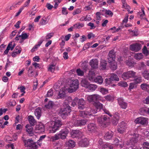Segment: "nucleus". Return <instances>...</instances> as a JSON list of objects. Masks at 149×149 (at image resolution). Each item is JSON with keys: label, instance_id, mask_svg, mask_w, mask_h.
Returning a JSON list of instances; mask_svg holds the SVG:
<instances>
[{"label": "nucleus", "instance_id": "obj_1", "mask_svg": "<svg viewBox=\"0 0 149 149\" xmlns=\"http://www.w3.org/2000/svg\"><path fill=\"white\" fill-rule=\"evenodd\" d=\"M69 131L67 128H64L62 129L58 133H57L54 136L51 137V139L53 141L59 139H64L66 138Z\"/></svg>", "mask_w": 149, "mask_h": 149}, {"label": "nucleus", "instance_id": "obj_2", "mask_svg": "<svg viewBox=\"0 0 149 149\" xmlns=\"http://www.w3.org/2000/svg\"><path fill=\"white\" fill-rule=\"evenodd\" d=\"M68 84L69 87L68 89L69 93H72L75 92L79 88V83L78 79H76L74 80H70L68 82Z\"/></svg>", "mask_w": 149, "mask_h": 149}, {"label": "nucleus", "instance_id": "obj_3", "mask_svg": "<svg viewBox=\"0 0 149 149\" xmlns=\"http://www.w3.org/2000/svg\"><path fill=\"white\" fill-rule=\"evenodd\" d=\"M119 78L116 74H112L110 77L109 78H106L105 80V83L106 86L111 85L112 87H114L116 86L115 84H112L114 81H118Z\"/></svg>", "mask_w": 149, "mask_h": 149}, {"label": "nucleus", "instance_id": "obj_4", "mask_svg": "<svg viewBox=\"0 0 149 149\" xmlns=\"http://www.w3.org/2000/svg\"><path fill=\"white\" fill-rule=\"evenodd\" d=\"M50 131L52 133H54L61 126L62 122L60 120L57 122L52 121L48 123Z\"/></svg>", "mask_w": 149, "mask_h": 149}, {"label": "nucleus", "instance_id": "obj_5", "mask_svg": "<svg viewBox=\"0 0 149 149\" xmlns=\"http://www.w3.org/2000/svg\"><path fill=\"white\" fill-rule=\"evenodd\" d=\"M87 100L89 102H99V101L103 102L104 101L103 97L97 94L89 95L87 97Z\"/></svg>", "mask_w": 149, "mask_h": 149}, {"label": "nucleus", "instance_id": "obj_6", "mask_svg": "<svg viewBox=\"0 0 149 149\" xmlns=\"http://www.w3.org/2000/svg\"><path fill=\"white\" fill-rule=\"evenodd\" d=\"M70 107L68 104L66 107L63 109H61L59 112V115L62 118L65 119L68 116L71 111Z\"/></svg>", "mask_w": 149, "mask_h": 149}, {"label": "nucleus", "instance_id": "obj_7", "mask_svg": "<svg viewBox=\"0 0 149 149\" xmlns=\"http://www.w3.org/2000/svg\"><path fill=\"white\" fill-rule=\"evenodd\" d=\"M109 119V118L108 117L107 115H102L101 116L98 118L97 121L101 126L104 127L108 124Z\"/></svg>", "mask_w": 149, "mask_h": 149}, {"label": "nucleus", "instance_id": "obj_8", "mask_svg": "<svg viewBox=\"0 0 149 149\" xmlns=\"http://www.w3.org/2000/svg\"><path fill=\"white\" fill-rule=\"evenodd\" d=\"M136 73L133 71H130L123 73L122 75V77L124 80H126L130 78H134L136 75Z\"/></svg>", "mask_w": 149, "mask_h": 149}, {"label": "nucleus", "instance_id": "obj_9", "mask_svg": "<svg viewBox=\"0 0 149 149\" xmlns=\"http://www.w3.org/2000/svg\"><path fill=\"white\" fill-rule=\"evenodd\" d=\"M142 45L139 43L133 44L130 45V49L131 50L135 52L139 51L141 49Z\"/></svg>", "mask_w": 149, "mask_h": 149}, {"label": "nucleus", "instance_id": "obj_10", "mask_svg": "<svg viewBox=\"0 0 149 149\" xmlns=\"http://www.w3.org/2000/svg\"><path fill=\"white\" fill-rule=\"evenodd\" d=\"M116 55L114 51L112 49L110 51L108 55V62L111 63L112 61H115Z\"/></svg>", "mask_w": 149, "mask_h": 149}, {"label": "nucleus", "instance_id": "obj_11", "mask_svg": "<svg viewBox=\"0 0 149 149\" xmlns=\"http://www.w3.org/2000/svg\"><path fill=\"white\" fill-rule=\"evenodd\" d=\"M127 128L126 124L124 121L121 122L118 126V131L121 134L123 133Z\"/></svg>", "mask_w": 149, "mask_h": 149}, {"label": "nucleus", "instance_id": "obj_12", "mask_svg": "<svg viewBox=\"0 0 149 149\" xmlns=\"http://www.w3.org/2000/svg\"><path fill=\"white\" fill-rule=\"evenodd\" d=\"M120 119L119 114L117 112H116L113 114V118L112 120V123L113 125H116L118 123Z\"/></svg>", "mask_w": 149, "mask_h": 149}, {"label": "nucleus", "instance_id": "obj_13", "mask_svg": "<svg viewBox=\"0 0 149 149\" xmlns=\"http://www.w3.org/2000/svg\"><path fill=\"white\" fill-rule=\"evenodd\" d=\"M87 123V121L86 120L84 119H79L76 120L74 122V125L75 126H81L85 125Z\"/></svg>", "mask_w": 149, "mask_h": 149}, {"label": "nucleus", "instance_id": "obj_14", "mask_svg": "<svg viewBox=\"0 0 149 149\" xmlns=\"http://www.w3.org/2000/svg\"><path fill=\"white\" fill-rule=\"evenodd\" d=\"M79 145L82 147H86L89 144V141L88 139L85 138L81 139L79 142Z\"/></svg>", "mask_w": 149, "mask_h": 149}, {"label": "nucleus", "instance_id": "obj_15", "mask_svg": "<svg viewBox=\"0 0 149 149\" xmlns=\"http://www.w3.org/2000/svg\"><path fill=\"white\" fill-rule=\"evenodd\" d=\"M98 61L96 59L91 60L89 62V65L93 69H96L98 68Z\"/></svg>", "mask_w": 149, "mask_h": 149}, {"label": "nucleus", "instance_id": "obj_16", "mask_svg": "<svg viewBox=\"0 0 149 149\" xmlns=\"http://www.w3.org/2000/svg\"><path fill=\"white\" fill-rule=\"evenodd\" d=\"M71 135L73 138H79L81 136V132L79 130H73Z\"/></svg>", "mask_w": 149, "mask_h": 149}, {"label": "nucleus", "instance_id": "obj_17", "mask_svg": "<svg viewBox=\"0 0 149 149\" xmlns=\"http://www.w3.org/2000/svg\"><path fill=\"white\" fill-rule=\"evenodd\" d=\"M87 127L88 130L91 132H95L97 130L96 125L93 123H90L88 124Z\"/></svg>", "mask_w": 149, "mask_h": 149}, {"label": "nucleus", "instance_id": "obj_18", "mask_svg": "<svg viewBox=\"0 0 149 149\" xmlns=\"http://www.w3.org/2000/svg\"><path fill=\"white\" fill-rule=\"evenodd\" d=\"M135 121L136 123H140L142 125H144L146 123L147 120L146 118L141 117L137 118Z\"/></svg>", "mask_w": 149, "mask_h": 149}, {"label": "nucleus", "instance_id": "obj_19", "mask_svg": "<svg viewBox=\"0 0 149 149\" xmlns=\"http://www.w3.org/2000/svg\"><path fill=\"white\" fill-rule=\"evenodd\" d=\"M93 105L94 106V107H93L94 110L97 111L96 113L103 109V104L101 103H93Z\"/></svg>", "mask_w": 149, "mask_h": 149}, {"label": "nucleus", "instance_id": "obj_20", "mask_svg": "<svg viewBox=\"0 0 149 149\" xmlns=\"http://www.w3.org/2000/svg\"><path fill=\"white\" fill-rule=\"evenodd\" d=\"M42 112L41 109L38 107L34 111V114L37 118L39 119L42 116Z\"/></svg>", "mask_w": 149, "mask_h": 149}, {"label": "nucleus", "instance_id": "obj_21", "mask_svg": "<svg viewBox=\"0 0 149 149\" xmlns=\"http://www.w3.org/2000/svg\"><path fill=\"white\" fill-rule=\"evenodd\" d=\"M35 130H39L40 132H44L45 130V126L42 123L36 125L35 127Z\"/></svg>", "mask_w": 149, "mask_h": 149}, {"label": "nucleus", "instance_id": "obj_22", "mask_svg": "<svg viewBox=\"0 0 149 149\" xmlns=\"http://www.w3.org/2000/svg\"><path fill=\"white\" fill-rule=\"evenodd\" d=\"M138 139L136 137H132L130 138L129 142L127 143V145H131V146L132 147L134 144L136 143L138 141Z\"/></svg>", "mask_w": 149, "mask_h": 149}, {"label": "nucleus", "instance_id": "obj_23", "mask_svg": "<svg viewBox=\"0 0 149 149\" xmlns=\"http://www.w3.org/2000/svg\"><path fill=\"white\" fill-rule=\"evenodd\" d=\"M27 119L31 126H34L36 124V121L32 116L31 115L29 116Z\"/></svg>", "mask_w": 149, "mask_h": 149}, {"label": "nucleus", "instance_id": "obj_24", "mask_svg": "<svg viewBox=\"0 0 149 149\" xmlns=\"http://www.w3.org/2000/svg\"><path fill=\"white\" fill-rule=\"evenodd\" d=\"M113 135V132L111 131L107 132L104 135V139L107 140H110L112 138Z\"/></svg>", "mask_w": 149, "mask_h": 149}, {"label": "nucleus", "instance_id": "obj_25", "mask_svg": "<svg viewBox=\"0 0 149 149\" xmlns=\"http://www.w3.org/2000/svg\"><path fill=\"white\" fill-rule=\"evenodd\" d=\"M92 70H93L92 69L91 70H89L88 74V78L91 81H93L95 77V73Z\"/></svg>", "mask_w": 149, "mask_h": 149}, {"label": "nucleus", "instance_id": "obj_26", "mask_svg": "<svg viewBox=\"0 0 149 149\" xmlns=\"http://www.w3.org/2000/svg\"><path fill=\"white\" fill-rule=\"evenodd\" d=\"M96 110H94V108L93 109L88 108L86 111V114L88 116L92 115L93 114L96 113Z\"/></svg>", "mask_w": 149, "mask_h": 149}, {"label": "nucleus", "instance_id": "obj_27", "mask_svg": "<svg viewBox=\"0 0 149 149\" xmlns=\"http://www.w3.org/2000/svg\"><path fill=\"white\" fill-rule=\"evenodd\" d=\"M80 84L82 87L87 88L90 84V83L87 79H84L81 80Z\"/></svg>", "mask_w": 149, "mask_h": 149}, {"label": "nucleus", "instance_id": "obj_28", "mask_svg": "<svg viewBox=\"0 0 149 149\" xmlns=\"http://www.w3.org/2000/svg\"><path fill=\"white\" fill-rule=\"evenodd\" d=\"M107 65V61L102 60L100 61V67L102 70H104L106 69Z\"/></svg>", "mask_w": 149, "mask_h": 149}, {"label": "nucleus", "instance_id": "obj_29", "mask_svg": "<svg viewBox=\"0 0 149 149\" xmlns=\"http://www.w3.org/2000/svg\"><path fill=\"white\" fill-rule=\"evenodd\" d=\"M97 86L95 84H90L87 88L89 91L92 92L95 91L97 88Z\"/></svg>", "mask_w": 149, "mask_h": 149}, {"label": "nucleus", "instance_id": "obj_30", "mask_svg": "<svg viewBox=\"0 0 149 149\" xmlns=\"http://www.w3.org/2000/svg\"><path fill=\"white\" fill-rule=\"evenodd\" d=\"M24 142L25 143V146L26 147L30 148L31 147V145L33 142V141L32 140V139H28L27 141L24 140Z\"/></svg>", "mask_w": 149, "mask_h": 149}, {"label": "nucleus", "instance_id": "obj_31", "mask_svg": "<svg viewBox=\"0 0 149 149\" xmlns=\"http://www.w3.org/2000/svg\"><path fill=\"white\" fill-rule=\"evenodd\" d=\"M93 81L96 83L102 84L103 82V79L102 77L98 76L95 77Z\"/></svg>", "mask_w": 149, "mask_h": 149}, {"label": "nucleus", "instance_id": "obj_32", "mask_svg": "<svg viewBox=\"0 0 149 149\" xmlns=\"http://www.w3.org/2000/svg\"><path fill=\"white\" fill-rule=\"evenodd\" d=\"M134 78V82L136 85L137 84L140 83L142 81V78L140 76L135 75Z\"/></svg>", "mask_w": 149, "mask_h": 149}, {"label": "nucleus", "instance_id": "obj_33", "mask_svg": "<svg viewBox=\"0 0 149 149\" xmlns=\"http://www.w3.org/2000/svg\"><path fill=\"white\" fill-rule=\"evenodd\" d=\"M66 145L68 147L73 148L75 147V143L74 141L70 140L66 142Z\"/></svg>", "mask_w": 149, "mask_h": 149}, {"label": "nucleus", "instance_id": "obj_34", "mask_svg": "<svg viewBox=\"0 0 149 149\" xmlns=\"http://www.w3.org/2000/svg\"><path fill=\"white\" fill-rule=\"evenodd\" d=\"M110 63V68L112 70H115L117 68L116 63L114 61H112L111 63Z\"/></svg>", "mask_w": 149, "mask_h": 149}, {"label": "nucleus", "instance_id": "obj_35", "mask_svg": "<svg viewBox=\"0 0 149 149\" xmlns=\"http://www.w3.org/2000/svg\"><path fill=\"white\" fill-rule=\"evenodd\" d=\"M26 131L29 134H32L33 132V128L32 126L29 125L27 124L26 126Z\"/></svg>", "mask_w": 149, "mask_h": 149}, {"label": "nucleus", "instance_id": "obj_36", "mask_svg": "<svg viewBox=\"0 0 149 149\" xmlns=\"http://www.w3.org/2000/svg\"><path fill=\"white\" fill-rule=\"evenodd\" d=\"M88 67V65L86 61H84V62L82 63L81 64V68L84 70V71L86 72Z\"/></svg>", "mask_w": 149, "mask_h": 149}, {"label": "nucleus", "instance_id": "obj_37", "mask_svg": "<svg viewBox=\"0 0 149 149\" xmlns=\"http://www.w3.org/2000/svg\"><path fill=\"white\" fill-rule=\"evenodd\" d=\"M142 74L145 79L149 80V71L145 70L142 73Z\"/></svg>", "mask_w": 149, "mask_h": 149}, {"label": "nucleus", "instance_id": "obj_38", "mask_svg": "<svg viewBox=\"0 0 149 149\" xmlns=\"http://www.w3.org/2000/svg\"><path fill=\"white\" fill-rule=\"evenodd\" d=\"M102 149H113V148L111 144L107 143L103 145Z\"/></svg>", "mask_w": 149, "mask_h": 149}, {"label": "nucleus", "instance_id": "obj_39", "mask_svg": "<svg viewBox=\"0 0 149 149\" xmlns=\"http://www.w3.org/2000/svg\"><path fill=\"white\" fill-rule=\"evenodd\" d=\"M134 58L137 60H140L143 58V55L141 53H138L135 54Z\"/></svg>", "mask_w": 149, "mask_h": 149}, {"label": "nucleus", "instance_id": "obj_40", "mask_svg": "<svg viewBox=\"0 0 149 149\" xmlns=\"http://www.w3.org/2000/svg\"><path fill=\"white\" fill-rule=\"evenodd\" d=\"M46 137V135H42L40 137L39 140L37 141V143L39 146H41L42 141Z\"/></svg>", "mask_w": 149, "mask_h": 149}, {"label": "nucleus", "instance_id": "obj_41", "mask_svg": "<svg viewBox=\"0 0 149 149\" xmlns=\"http://www.w3.org/2000/svg\"><path fill=\"white\" fill-rule=\"evenodd\" d=\"M84 25L83 23H77L73 25L74 28L77 29H79L84 26Z\"/></svg>", "mask_w": 149, "mask_h": 149}, {"label": "nucleus", "instance_id": "obj_42", "mask_svg": "<svg viewBox=\"0 0 149 149\" xmlns=\"http://www.w3.org/2000/svg\"><path fill=\"white\" fill-rule=\"evenodd\" d=\"M84 101V100L82 98L79 99L78 97H75L73 100L72 102H83Z\"/></svg>", "mask_w": 149, "mask_h": 149}, {"label": "nucleus", "instance_id": "obj_43", "mask_svg": "<svg viewBox=\"0 0 149 149\" xmlns=\"http://www.w3.org/2000/svg\"><path fill=\"white\" fill-rule=\"evenodd\" d=\"M65 92L63 91H61L59 92V93L57 95V97L58 98H62L65 97Z\"/></svg>", "mask_w": 149, "mask_h": 149}, {"label": "nucleus", "instance_id": "obj_44", "mask_svg": "<svg viewBox=\"0 0 149 149\" xmlns=\"http://www.w3.org/2000/svg\"><path fill=\"white\" fill-rule=\"evenodd\" d=\"M118 85L119 86L123 87H126L128 86V84L126 82L122 81H120L118 83Z\"/></svg>", "mask_w": 149, "mask_h": 149}, {"label": "nucleus", "instance_id": "obj_45", "mask_svg": "<svg viewBox=\"0 0 149 149\" xmlns=\"http://www.w3.org/2000/svg\"><path fill=\"white\" fill-rule=\"evenodd\" d=\"M78 108L79 109L82 110L86 107V105L85 104H82V103H78Z\"/></svg>", "mask_w": 149, "mask_h": 149}, {"label": "nucleus", "instance_id": "obj_46", "mask_svg": "<svg viewBox=\"0 0 149 149\" xmlns=\"http://www.w3.org/2000/svg\"><path fill=\"white\" fill-rule=\"evenodd\" d=\"M100 91L104 95H105L108 93V90L103 87H102L100 88Z\"/></svg>", "mask_w": 149, "mask_h": 149}, {"label": "nucleus", "instance_id": "obj_47", "mask_svg": "<svg viewBox=\"0 0 149 149\" xmlns=\"http://www.w3.org/2000/svg\"><path fill=\"white\" fill-rule=\"evenodd\" d=\"M137 87V85L134 82H132L130 83L128 89L131 90L134 88Z\"/></svg>", "mask_w": 149, "mask_h": 149}, {"label": "nucleus", "instance_id": "obj_48", "mask_svg": "<svg viewBox=\"0 0 149 149\" xmlns=\"http://www.w3.org/2000/svg\"><path fill=\"white\" fill-rule=\"evenodd\" d=\"M76 72L78 76H82L84 75V71L81 70L80 68L77 69Z\"/></svg>", "mask_w": 149, "mask_h": 149}, {"label": "nucleus", "instance_id": "obj_49", "mask_svg": "<svg viewBox=\"0 0 149 149\" xmlns=\"http://www.w3.org/2000/svg\"><path fill=\"white\" fill-rule=\"evenodd\" d=\"M47 23V22L46 19V18H42V19L40 20L39 24L40 25H42L46 24Z\"/></svg>", "mask_w": 149, "mask_h": 149}, {"label": "nucleus", "instance_id": "obj_50", "mask_svg": "<svg viewBox=\"0 0 149 149\" xmlns=\"http://www.w3.org/2000/svg\"><path fill=\"white\" fill-rule=\"evenodd\" d=\"M149 51L147 50V48L146 46H144L143 48L142 49L143 53L146 55H148V54L149 53Z\"/></svg>", "mask_w": 149, "mask_h": 149}, {"label": "nucleus", "instance_id": "obj_51", "mask_svg": "<svg viewBox=\"0 0 149 149\" xmlns=\"http://www.w3.org/2000/svg\"><path fill=\"white\" fill-rule=\"evenodd\" d=\"M53 91L52 89L51 88L49 90L47 94V97H50L52 96L53 95Z\"/></svg>", "mask_w": 149, "mask_h": 149}, {"label": "nucleus", "instance_id": "obj_52", "mask_svg": "<svg viewBox=\"0 0 149 149\" xmlns=\"http://www.w3.org/2000/svg\"><path fill=\"white\" fill-rule=\"evenodd\" d=\"M55 65L53 64L50 65L48 68V70L52 72H54L55 70Z\"/></svg>", "mask_w": 149, "mask_h": 149}, {"label": "nucleus", "instance_id": "obj_53", "mask_svg": "<svg viewBox=\"0 0 149 149\" xmlns=\"http://www.w3.org/2000/svg\"><path fill=\"white\" fill-rule=\"evenodd\" d=\"M12 63V62L11 61H10L9 58L7 59V61L5 66V69L6 70H7V68L9 66H10L11 65Z\"/></svg>", "mask_w": 149, "mask_h": 149}, {"label": "nucleus", "instance_id": "obj_54", "mask_svg": "<svg viewBox=\"0 0 149 149\" xmlns=\"http://www.w3.org/2000/svg\"><path fill=\"white\" fill-rule=\"evenodd\" d=\"M54 105V103H48V104L45 105V107L47 109H52Z\"/></svg>", "mask_w": 149, "mask_h": 149}, {"label": "nucleus", "instance_id": "obj_55", "mask_svg": "<svg viewBox=\"0 0 149 149\" xmlns=\"http://www.w3.org/2000/svg\"><path fill=\"white\" fill-rule=\"evenodd\" d=\"M79 115L80 116L84 118L87 117V115L85 111H80Z\"/></svg>", "mask_w": 149, "mask_h": 149}, {"label": "nucleus", "instance_id": "obj_56", "mask_svg": "<svg viewBox=\"0 0 149 149\" xmlns=\"http://www.w3.org/2000/svg\"><path fill=\"white\" fill-rule=\"evenodd\" d=\"M54 33H48L45 37V39L48 40L54 36Z\"/></svg>", "mask_w": 149, "mask_h": 149}, {"label": "nucleus", "instance_id": "obj_57", "mask_svg": "<svg viewBox=\"0 0 149 149\" xmlns=\"http://www.w3.org/2000/svg\"><path fill=\"white\" fill-rule=\"evenodd\" d=\"M119 105L123 109H126L127 107V103H119Z\"/></svg>", "mask_w": 149, "mask_h": 149}, {"label": "nucleus", "instance_id": "obj_58", "mask_svg": "<svg viewBox=\"0 0 149 149\" xmlns=\"http://www.w3.org/2000/svg\"><path fill=\"white\" fill-rule=\"evenodd\" d=\"M81 12V10L79 8H77L75 10H74L73 13V15H75L77 14H78L80 13Z\"/></svg>", "mask_w": 149, "mask_h": 149}, {"label": "nucleus", "instance_id": "obj_59", "mask_svg": "<svg viewBox=\"0 0 149 149\" xmlns=\"http://www.w3.org/2000/svg\"><path fill=\"white\" fill-rule=\"evenodd\" d=\"M20 89V91L21 93H25V87L24 86H21L20 87H19L18 88V89Z\"/></svg>", "mask_w": 149, "mask_h": 149}, {"label": "nucleus", "instance_id": "obj_60", "mask_svg": "<svg viewBox=\"0 0 149 149\" xmlns=\"http://www.w3.org/2000/svg\"><path fill=\"white\" fill-rule=\"evenodd\" d=\"M90 46V43L89 42H88L84 45L83 47V50L84 51L86 49L89 48Z\"/></svg>", "mask_w": 149, "mask_h": 149}, {"label": "nucleus", "instance_id": "obj_61", "mask_svg": "<svg viewBox=\"0 0 149 149\" xmlns=\"http://www.w3.org/2000/svg\"><path fill=\"white\" fill-rule=\"evenodd\" d=\"M22 39L23 40L29 37V35H27V33H23V32L22 34Z\"/></svg>", "mask_w": 149, "mask_h": 149}, {"label": "nucleus", "instance_id": "obj_62", "mask_svg": "<svg viewBox=\"0 0 149 149\" xmlns=\"http://www.w3.org/2000/svg\"><path fill=\"white\" fill-rule=\"evenodd\" d=\"M62 14L66 15L68 14L67 11V8L65 7H63L62 8Z\"/></svg>", "mask_w": 149, "mask_h": 149}, {"label": "nucleus", "instance_id": "obj_63", "mask_svg": "<svg viewBox=\"0 0 149 149\" xmlns=\"http://www.w3.org/2000/svg\"><path fill=\"white\" fill-rule=\"evenodd\" d=\"M87 37L88 39H90L91 38V37L93 38H94L95 37V35L93 34V33L90 32L88 34Z\"/></svg>", "mask_w": 149, "mask_h": 149}, {"label": "nucleus", "instance_id": "obj_64", "mask_svg": "<svg viewBox=\"0 0 149 149\" xmlns=\"http://www.w3.org/2000/svg\"><path fill=\"white\" fill-rule=\"evenodd\" d=\"M87 25L91 27L90 28L91 29H94L96 27L94 25V24L91 22L87 24Z\"/></svg>", "mask_w": 149, "mask_h": 149}]
</instances>
